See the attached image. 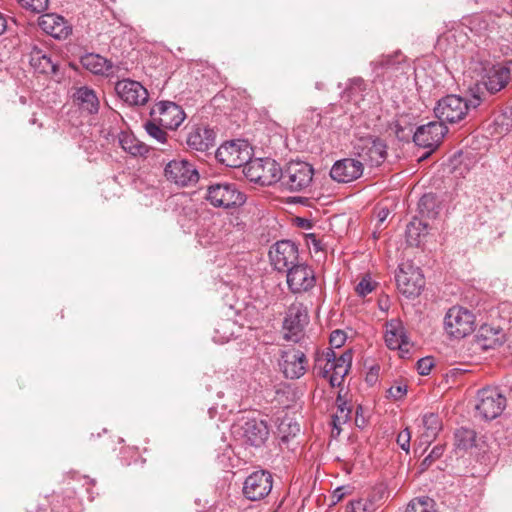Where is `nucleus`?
Listing matches in <instances>:
<instances>
[{
    "mask_svg": "<svg viewBox=\"0 0 512 512\" xmlns=\"http://www.w3.org/2000/svg\"><path fill=\"white\" fill-rule=\"evenodd\" d=\"M471 98L450 94L439 99L434 107L435 117L439 122L455 124L467 116L469 110L476 109L484 101L485 95L481 91L480 84L471 89Z\"/></svg>",
    "mask_w": 512,
    "mask_h": 512,
    "instance_id": "1",
    "label": "nucleus"
},
{
    "mask_svg": "<svg viewBox=\"0 0 512 512\" xmlns=\"http://www.w3.org/2000/svg\"><path fill=\"white\" fill-rule=\"evenodd\" d=\"M352 357L351 350L337 356L332 348H327L316 354L313 371L316 376L327 379L332 387H338L351 368Z\"/></svg>",
    "mask_w": 512,
    "mask_h": 512,
    "instance_id": "2",
    "label": "nucleus"
},
{
    "mask_svg": "<svg viewBox=\"0 0 512 512\" xmlns=\"http://www.w3.org/2000/svg\"><path fill=\"white\" fill-rule=\"evenodd\" d=\"M205 199L215 208L231 209L242 206L246 196L235 183L212 182L207 186Z\"/></svg>",
    "mask_w": 512,
    "mask_h": 512,
    "instance_id": "3",
    "label": "nucleus"
},
{
    "mask_svg": "<svg viewBox=\"0 0 512 512\" xmlns=\"http://www.w3.org/2000/svg\"><path fill=\"white\" fill-rule=\"evenodd\" d=\"M314 175L313 167L303 161H291L281 170V185L290 192H302L310 187Z\"/></svg>",
    "mask_w": 512,
    "mask_h": 512,
    "instance_id": "4",
    "label": "nucleus"
},
{
    "mask_svg": "<svg viewBox=\"0 0 512 512\" xmlns=\"http://www.w3.org/2000/svg\"><path fill=\"white\" fill-rule=\"evenodd\" d=\"M507 405L504 391L499 387H485L478 391L475 406L478 416L490 421L499 417Z\"/></svg>",
    "mask_w": 512,
    "mask_h": 512,
    "instance_id": "5",
    "label": "nucleus"
},
{
    "mask_svg": "<svg viewBox=\"0 0 512 512\" xmlns=\"http://www.w3.org/2000/svg\"><path fill=\"white\" fill-rule=\"evenodd\" d=\"M309 323L307 307L299 302L292 303L283 320V338L298 343L304 337V329Z\"/></svg>",
    "mask_w": 512,
    "mask_h": 512,
    "instance_id": "6",
    "label": "nucleus"
},
{
    "mask_svg": "<svg viewBox=\"0 0 512 512\" xmlns=\"http://www.w3.org/2000/svg\"><path fill=\"white\" fill-rule=\"evenodd\" d=\"M475 316L471 311L460 306L450 308L444 318L446 333L453 338L460 339L473 332Z\"/></svg>",
    "mask_w": 512,
    "mask_h": 512,
    "instance_id": "7",
    "label": "nucleus"
},
{
    "mask_svg": "<svg viewBox=\"0 0 512 512\" xmlns=\"http://www.w3.org/2000/svg\"><path fill=\"white\" fill-rule=\"evenodd\" d=\"M358 159L371 167L380 166L387 157V145L384 140L377 137H364L358 139L354 145Z\"/></svg>",
    "mask_w": 512,
    "mask_h": 512,
    "instance_id": "8",
    "label": "nucleus"
},
{
    "mask_svg": "<svg viewBox=\"0 0 512 512\" xmlns=\"http://www.w3.org/2000/svg\"><path fill=\"white\" fill-rule=\"evenodd\" d=\"M281 170L275 160L266 158L251 160L244 172L250 181L269 186L280 180Z\"/></svg>",
    "mask_w": 512,
    "mask_h": 512,
    "instance_id": "9",
    "label": "nucleus"
},
{
    "mask_svg": "<svg viewBox=\"0 0 512 512\" xmlns=\"http://www.w3.org/2000/svg\"><path fill=\"white\" fill-rule=\"evenodd\" d=\"M216 159L227 167H246L251 161V149L244 141L226 142L217 149Z\"/></svg>",
    "mask_w": 512,
    "mask_h": 512,
    "instance_id": "10",
    "label": "nucleus"
},
{
    "mask_svg": "<svg viewBox=\"0 0 512 512\" xmlns=\"http://www.w3.org/2000/svg\"><path fill=\"white\" fill-rule=\"evenodd\" d=\"M512 79V60L485 66L481 84L489 94L501 91Z\"/></svg>",
    "mask_w": 512,
    "mask_h": 512,
    "instance_id": "11",
    "label": "nucleus"
},
{
    "mask_svg": "<svg viewBox=\"0 0 512 512\" xmlns=\"http://www.w3.org/2000/svg\"><path fill=\"white\" fill-rule=\"evenodd\" d=\"M271 265L277 271H287L299 262L298 246L291 240L277 241L269 250Z\"/></svg>",
    "mask_w": 512,
    "mask_h": 512,
    "instance_id": "12",
    "label": "nucleus"
},
{
    "mask_svg": "<svg viewBox=\"0 0 512 512\" xmlns=\"http://www.w3.org/2000/svg\"><path fill=\"white\" fill-rule=\"evenodd\" d=\"M397 288L408 298H414L420 295L425 286L424 276L421 270L412 265L399 267L395 275Z\"/></svg>",
    "mask_w": 512,
    "mask_h": 512,
    "instance_id": "13",
    "label": "nucleus"
},
{
    "mask_svg": "<svg viewBox=\"0 0 512 512\" xmlns=\"http://www.w3.org/2000/svg\"><path fill=\"white\" fill-rule=\"evenodd\" d=\"M286 282L293 294H301L315 286L316 277L310 266L298 262L286 271Z\"/></svg>",
    "mask_w": 512,
    "mask_h": 512,
    "instance_id": "14",
    "label": "nucleus"
},
{
    "mask_svg": "<svg viewBox=\"0 0 512 512\" xmlns=\"http://www.w3.org/2000/svg\"><path fill=\"white\" fill-rule=\"evenodd\" d=\"M447 133L448 128L442 122L431 121L416 129L413 135V141L417 146L433 151L440 145Z\"/></svg>",
    "mask_w": 512,
    "mask_h": 512,
    "instance_id": "15",
    "label": "nucleus"
},
{
    "mask_svg": "<svg viewBox=\"0 0 512 512\" xmlns=\"http://www.w3.org/2000/svg\"><path fill=\"white\" fill-rule=\"evenodd\" d=\"M164 174L168 181L182 187L194 184L199 179L195 166L184 159L170 161L164 169Z\"/></svg>",
    "mask_w": 512,
    "mask_h": 512,
    "instance_id": "16",
    "label": "nucleus"
},
{
    "mask_svg": "<svg viewBox=\"0 0 512 512\" xmlns=\"http://www.w3.org/2000/svg\"><path fill=\"white\" fill-rule=\"evenodd\" d=\"M235 433H237L246 444L253 447H260L267 440L269 430L265 421L252 418L236 425Z\"/></svg>",
    "mask_w": 512,
    "mask_h": 512,
    "instance_id": "17",
    "label": "nucleus"
},
{
    "mask_svg": "<svg viewBox=\"0 0 512 512\" xmlns=\"http://www.w3.org/2000/svg\"><path fill=\"white\" fill-rule=\"evenodd\" d=\"M280 367L286 378L298 379L307 369V358L303 351L287 348L281 352Z\"/></svg>",
    "mask_w": 512,
    "mask_h": 512,
    "instance_id": "18",
    "label": "nucleus"
},
{
    "mask_svg": "<svg viewBox=\"0 0 512 512\" xmlns=\"http://www.w3.org/2000/svg\"><path fill=\"white\" fill-rule=\"evenodd\" d=\"M115 91L119 98L130 106H141L148 101L147 89L138 81L123 79L116 83Z\"/></svg>",
    "mask_w": 512,
    "mask_h": 512,
    "instance_id": "19",
    "label": "nucleus"
},
{
    "mask_svg": "<svg viewBox=\"0 0 512 512\" xmlns=\"http://www.w3.org/2000/svg\"><path fill=\"white\" fill-rule=\"evenodd\" d=\"M159 115V125L170 129H177L185 119L183 109L174 102L162 101L157 103L151 110V115Z\"/></svg>",
    "mask_w": 512,
    "mask_h": 512,
    "instance_id": "20",
    "label": "nucleus"
},
{
    "mask_svg": "<svg viewBox=\"0 0 512 512\" xmlns=\"http://www.w3.org/2000/svg\"><path fill=\"white\" fill-rule=\"evenodd\" d=\"M364 171V164L359 159L344 158L336 161L331 170L330 176L339 183H349L360 178Z\"/></svg>",
    "mask_w": 512,
    "mask_h": 512,
    "instance_id": "21",
    "label": "nucleus"
},
{
    "mask_svg": "<svg viewBox=\"0 0 512 512\" xmlns=\"http://www.w3.org/2000/svg\"><path fill=\"white\" fill-rule=\"evenodd\" d=\"M385 343L389 349L409 353L410 343L405 328L399 320H391L386 325Z\"/></svg>",
    "mask_w": 512,
    "mask_h": 512,
    "instance_id": "22",
    "label": "nucleus"
},
{
    "mask_svg": "<svg viewBox=\"0 0 512 512\" xmlns=\"http://www.w3.org/2000/svg\"><path fill=\"white\" fill-rule=\"evenodd\" d=\"M39 27L48 35L62 39L71 33V27L67 21L60 15L47 13L39 17Z\"/></svg>",
    "mask_w": 512,
    "mask_h": 512,
    "instance_id": "23",
    "label": "nucleus"
},
{
    "mask_svg": "<svg viewBox=\"0 0 512 512\" xmlns=\"http://www.w3.org/2000/svg\"><path fill=\"white\" fill-rule=\"evenodd\" d=\"M187 145L190 149L205 152L215 144V133L206 126H194L187 135Z\"/></svg>",
    "mask_w": 512,
    "mask_h": 512,
    "instance_id": "24",
    "label": "nucleus"
},
{
    "mask_svg": "<svg viewBox=\"0 0 512 512\" xmlns=\"http://www.w3.org/2000/svg\"><path fill=\"white\" fill-rule=\"evenodd\" d=\"M504 341V334L501 329L484 324L480 326L475 335L476 345L483 349L489 350L500 346Z\"/></svg>",
    "mask_w": 512,
    "mask_h": 512,
    "instance_id": "25",
    "label": "nucleus"
},
{
    "mask_svg": "<svg viewBox=\"0 0 512 512\" xmlns=\"http://www.w3.org/2000/svg\"><path fill=\"white\" fill-rule=\"evenodd\" d=\"M74 102L88 114H95L99 110V99L95 91L86 86L80 87L74 93Z\"/></svg>",
    "mask_w": 512,
    "mask_h": 512,
    "instance_id": "26",
    "label": "nucleus"
},
{
    "mask_svg": "<svg viewBox=\"0 0 512 512\" xmlns=\"http://www.w3.org/2000/svg\"><path fill=\"white\" fill-rule=\"evenodd\" d=\"M82 66L93 74L108 75L112 72V63L99 54L87 53L80 58Z\"/></svg>",
    "mask_w": 512,
    "mask_h": 512,
    "instance_id": "27",
    "label": "nucleus"
},
{
    "mask_svg": "<svg viewBox=\"0 0 512 512\" xmlns=\"http://www.w3.org/2000/svg\"><path fill=\"white\" fill-rule=\"evenodd\" d=\"M118 140L121 148L132 156H144L149 151L148 146L132 133L121 132Z\"/></svg>",
    "mask_w": 512,
    "mask_h": 512,
    "instance_id": "28",
    "label": "nucleus"
},
{
    "mask_svg": "<svg viewBox=\"0 0 512 512\" xmlns=\"http://www.w3.org/2000/svg\"><path fill=\"white\" fill-rule=\"evenodd\" d=\"M422 424L424 431L421 434V440L424 443H430L436 438L438 432L442 428L441 420L437 414L428 413L423 416Z\"/></svg>",
    "mask_w": 512,
    "mask_h": 512,
    "instance_id": "29",
    "label": "nucleus"
},
{
    "mask_svg": "<svg viewBox=\"0 0 512 512\" xmlns=\"http://www.w3.org/2000/svg\"><path fill=\"white\" fill-rule=\"evenodd\" d=\"M428 233V224L421 219L413 218L406 228V241L410 246H419L421 237Z\"/></svg>",
    "mask_w": 512,
    "mask_h": 512,
    "instance_id": "30",
    "label": "nucleus"
},
{
    "mask_svg": "<svg viewBox=\"0 0 512 512\" xmlns=\"http://www.w3.org/2000/svg\"><path fill=\"white\" fill-rule=\"evenodd\" d=\"M378 496L371 499H358L350 502L348 512H373L376 509V503L384 498L386 491L383 484L377 486Z\"/></svg>",
    "mask_w": 512,
    "mask_h": 512,
    "instance_id": "31",
    "label": "nucleus"
},
{
    "mask_svg": "<svg viewBox=\"0 0 512 512\" xmlns=\"http://www.w3.org/2000/svg\"><path fill=\"white\" fill-rule=\"evenodd\" d=\"M273 482H244L243 494L251 501H258L267 496Z\"/></svg>",
    "mask_w": 512,
    "mask_h": 512,
    "instance_id": "32",
    "label": "nucleus"
},
{
    "mask_svg": "<svg viewBox=\"0 0 512 512\" xmlns=\"http://www.w3.org/2000/svg\"><path fill=\"white\" fill-rule=\"evenodd\" d=\"M476 432L473 429L460 427L454 432V445L456 449L467 451L475 445Z\"/></svg>",
    "mask_w": 512,
    "mask_h": 512,
    "instance_id": "33",
    "label": "nucleus"
},
{
    "mask_svg": "<svg viewBox=\"0 0 512 512\" xmlns=\"http://www.w3.org/2000/svg\"><path fill=\"white\" fill-rule=\"evenodd\" d=\"M31 65L39 70V72L45 74H54L57 71V64L53 62L50 56L43 54L41 51L32 53Z\"/></svg>",
    "mask_w": 512,
    "mask_h": 512,
    "instance_id": "34",
    "label": "nucleus"
},
{
    "mask_svg": "<svg viewBox=\"0 0 512 512\" xmlns=\"http://www.w3.org/2000/svg\"><path fill=\"white\" fill-rule=\"evenodd\" d=\"M421 217L434 219L438 215L437 199L433 194H424L418 202Z\"/></svg>",
    "mask_w": 512,
    "mask_h": 512,
    "instance_id": "35",
    "label": "nucleus"
},
{
    "mask_svg": "<svg viewBox=\"0 0 512 512\" xmlns=\"http://www.w3.org/2000/svg\"><path fill=\"white\" fill-rule=\"evenodd\" d=\"M336 405L337 411L333 415V425L338 429L341 424H345L350 419L352 408L340 393L336 398Z\"/></svg>",
    "mask_w": 512,
    "mask_h": 512,
    "instance_id": "36",
    "label": "nucleus"
},
{
    "mask_svg": "<svg viewBox=\"0 0 512 512\" xmlns=\"http://www.w3.org/2000/svg\"><path fill=\"white\" fill-rule=\"evenodd\" d=\"M435 501L429 497H417L410 501L406 512H437Z\"/></svg>",
    "mask_w": 512,
    "mask_h": 512,
    "instance_id": "37",
    "label": "nucleus"
},
{
    "mask_svg": "<svg viewBox=\"0 0 512 512\" xmlns=\"http://www.w3.org/2000/svg\"><path fill=\"white\" fill-rule=\"evenodd\" d=\"M48 0H18L19 5L26 11L39 14L48 8Z\"/></svg>",
    "mask_w": 512,
    "mask_h": 512,
    "instance_id": "38",
    "label": "nucleus"
},
{
    "mask_svg": "<svg viewBox=\"0 0 512 512\" xmlns=\"http://www.w3.org/2000/svg\"><path fill=\"white\" fill-rule=\"evenodd\" d=\"M145 130L149 136H151L158 142H166L167 133L160 127V125L156 124L154 121H148L145 124Z\"/></svg>",
    "mask_w": 512,
    "mask_h": 512,
    "instance_id": "39",
    "label": "nucleus"
},
{
    "mask_svg": "<svg viewBox=\"0 0 512 512\" xmlns=\"http://www.w3.org/2000/svg\"><path fill=\"white\" fill-rule=\"evenodd\" d=\"M240 478H244V480H259L261 478H265V480H272L273 475L268 471L261 468H253L252 471L246 469L244 475H240Z\"/></svg>",
    "mask_w": 512,
    "mask_h": 512,
    "instance_id": "40",
    "label": "nucleus"
},
{
    "mask_svg": "<svg viewBox=\"0 0 512 512\" xmlns=\"http://www.w3.org/2000/svg\"><path fill=\"white\" fill-rule=\"evenodd\" d=\"M444 453L443 445H436L431 452L423 459L420 467L421 470L427 469L435 460L439 459Z\"/></svg>",
    "mask_w": 512,
    "mask_h": 512,
    "instance_id": "41",
    "label": "nucleus"
},
{
    "mask_svg": "<svg viewBox=\"0 0 512 512\" xmlns=\"http://www.w3.org/2000/svg\"><path fill=\"white\" fill-rule=\"evenodd\" d=\"M288 428L290 430L289 434L282 435L279 440V447L281 451H284L285 448L290 450L291 448L288 445L290 441V436H296L300 432V427L297 423H289Z\"/></svg>",
    "mask_w": 512,
    "mask_h": 512,
    "instance_id": "42",
    "label": "nucleus"
},
{
    "mask_svg": "<svg viewBox=\"0 0 512 512\" xmlns=\"http://www.w3.org/2000/svg\"><path fill=\"white\" fill-rule=\"evenodd\" d=\"M374 289L375 285L369 277H364L356 286V292L361 297H365Z\"/></svg>",
    "mask_w": 512,
    "mask_h": 512,
    "instance_id": "43",
    "label": "nucleus"
},
{
    "mask_svg": "<svg viewBox=\"0 0 512 512\" xmlns=\"http://www.w3.org/2000/svg\"><path fill=\"white\" fill-rule=\"evenodd\" d=\"M410 440L411 432L408 428H405L401 432H399L396 439L397 444L400 446V448L407 453L410 450Z\"/></svg>",
    "mask_w": 512,
    "mask_h": 512,
    "instance_id": "44",
    "label": "nucleus"
},
{
    "mask_svg": "<svg viewBox=\"0 0 512 512\" xmlns=\"http://www.w3.org/2000/svg\"><path fill=\"white\" fill-rule=\"evenodd\" d=\"M365 89V82L361 77H355L349 80V85L345 89V93L352 95Z\"/></svg>",
    "mask_w": 512,
    "mask_h": 512,
    "instance_id": "45",
    "label": "nucleus"
},
{
    "mask_svg": "<svg viewBox=\"0 0 512 512\" xmlns=\"http://www.w3.org/2000/svg\"><path fill=\"white\" fill-rule=\"evenodd\" d=\"M434 366L433 358L424 357L417 362V371L420 375H428Z\"/></svg>",
    "mask_w": 512,
    "mask_h": 512,
    "instance_id": "46",
    "label": "nucleus"
},
{
    "mask_svg": "<svg viewBox=\"0 0 512 512\" xmlns=\"http://www.w3.org/2000/svg\"><path fill=\"white\" fill-rule=\"evenodd\" d=\"M389 397L394 400H399L403 398L407 393V386L403 384H395L388 389Z\"/></svg>",
    "mask_w": 512,
    "mask_h": 512,
    "instance_id": "47",
    "label": "nucleus"
},
{
    "mask_svg": "<svg viewBox=\"0 0 512 512\" xmlns=\"http://www.w3.org/2000/svg\"><path fill=\"white\" fill-rule=\"evenodd\" d=\"M352 491V487L350 485H342L333 491L332 494V502L335 504L341 501L346 495L350 494Z\"/></svg>",
    "mask_w": 512,
    "mask_h": 512,
    "instance_id": "48",
    "label": "nucleus"
},
{
    "mask_svg": "<svg viewBox=\"0 0 512 512\" xmlns=\"http://www.w3.org/2000/svg\"><path fill=\"white\" fill-rule=\"evenodd\" d=\"M346 340V335L340 330L333 331L330 335V344L336 348L341 347Z\"/></svg>",
    "mask_w": 512,
    "mask_h": 512,
    "instance_id": "49",
    "label": "nucleus"
},
{
    "mask_svg": "<svg viewBox=\"0 0 512 512\" xmlns=\"http://www.w3.org/2000/svg\"><path fill=\"white\" fill-rule=\"evenodd\" d=\"M377 376H378V368L377 369L372 368L366 376V381L372 384L373 382H375L377 380Z\"/></svg>",
    "mask_w": 512,
    "mask_h": 512,
    "instance_id": "50",
    "label": "nucleus"
},
{
    "mask_svg": "<svg viewBox=\"0 0 512 512\" xmlns=\"http://www.w3.org/2000/svg\"><path fill=\"white\" fill-rule=\"evenodd\" d=\"M389 215V210L387 208H382L378 211L377 218L379 223H383Z\"/></svg>",
    "mask_w": 512,
    "mask_h": 512,
    "instance_id": "51",
    "label": "nucleus"
},
{
    "mask_svg": "<svg viewBox=\"0 0 512 512\" xmlns=\"http://www.w3.org/2000/svg\"><path fill=\"white\" fill-rule=\"evenodd\" d=\"M7 29V18L0 12V35H2Z\"/></svg>",
    "mask_w": 512,
    "mask_h": 512,
    "instance_id": "52",
    "label": "nucleus"
},
{
    "mask_svg": "<svg viewBox=\"0 0 512 512\" xmlns=\"http://www.w3.org/2000/svg\"><path fill=\"white\" fill-rule=\"evenodd\" d=\"M313 246L316 251L322 250L321 241L317 239H313Z\"/></svg>",
    "mask_w": 512,
    "mask_h": 512,
    "instance_id": "53",
    "label": "nucleus"
},
{
    "mask_svg": "<svg viewBox=\"0 0 512 512\" xmlns=\"http://www.w3.org/2000/svg\"><path fill=\"white\" fill-rule=\"evenodd\" d=\"M361 412H362V407L358 406L357 410H356V422H358V417H359V415H361Z\"/></svg>",
    "mask_w": 512,
    "mask_h": 512,
    "instance_id": "54",
    "label": "nucleus"
},
{
    "mask_svg": "<svg viewBox=\"0 0 512 512\" xmlns=\"http://www.w3.org/2000/svg\"><path fill=\"white\" fill-rule=\"evenodd\" d=\"M391 63H392V59H391V57H387V58H386V61H385V63H384L383 65H385V66H390V65H391Z\"/></svg>",
    "mask_w": 512,
    "mask_h": 512,
    "instance_id": "55",
    "label": "nucleus"
},
{
    "mask_svg": "<svg viewBox=\"0 0 512 512\" xmlns=\"http://www.w3.org/2000/svg\"><path fill=\"white\" fill-rule=\"evenodd\" d=\"M283 426H284V424L282 423V424H281V426H280V432H281V433H282V432H284V431H283Z\"/></svg>",
    "mask_w": 512,
    "mask_h": 512,
    "instance_id": "56",
    "label": "nucleus"
}]
</instances>
